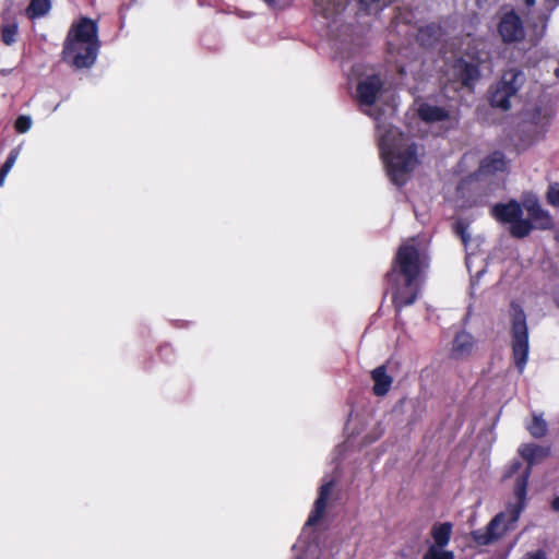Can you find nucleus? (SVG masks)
<instances>
[{"instance_id": "nucleus-1", "label": "nucleus", "mask_w": 559, "mask_h": 559, "mask_svg": "<svg viewBox=\"0 0 559 559\" xmlns=\"http://www.w3.org/2000/svg\"><path fill=\"white\" fill-rule=\"evenodd\" d=\"M379 150L390 180L404 186L419 164L418 145L400 129L390 127L380 138Z\"/></svg>"}, {"instance_id": "nucleus-2", "label": "nucleus", "mask_w": 559, "mask_h": 559, "mask_svg": "<svg viewBox=\"0 0 559 559\" xmlns=\"http://www.w3.org/2000/svg\"><path fill=\"white\" fill-rule=\"evenodd\" d=\"M530 476V468H525L516 478L514 496L518 501L515 503H509L506 511L496 514L484 528L475 530L471 533L472 539L478 546H487L499 540L519 521L525 508Z\"/></svg>"}, {"instance_id": "nucleus-3", "label": "nucleus", "mask_w": 559, "mask_h": 559, "mask_svg": "<svg viewBox=\"0 0 559 559\" xmlns=\"http://www.w3.org/2000/svg\"><path fill=\"white\" fill-rule=\"evenodd\" d=\"M100 47L97 21L81 15L72 23V67L75 69L92 68Z\"/></svg>"}, {"instance_id": "nucleus-4", "label": "nucleus", "mask_w": 559, "mask_h": 559, "mask_svg": "<svg viewBox=\"0 0 559 559\" xmlns=\"http://www.w3.org/2000/svg\"><path fill=\"white\" fill-rule=\"evenodd\" d=\"M423 266L424 261L419 249L407 241L399 247L385 278L392 285H397L400 278H403L409 286L417 283Z\"/></svg>"}, {"instance_id": "nucleus-5", "label": "nucleus", "mask_w": 559, "mask_h": 559, "mask_svg": "<svg viewBox=\"0 0 559 559\" xmlns=\"http://www.w3.org/2000/svg\"><path fill=\"white\" fill-rule=\"evenodd\" d=\"M525 82V74L522 70L510 68L503 71L500 80L489 90V103L493 108L509 110L510 98L515 96Z\"/></svg>"}, {"instance_id": "nucleus-6", "label": "nucleus", "mask_w": 559, "mask_h": 559, "mask_svg": "<svg viewBox=\"0 0 559 559\" xmlns=\"http://www.w3.org/2000/svg\"><path fill=\"white\" fill-rule=\"evenodd\" d=\"M524 206L514 199L507 203H496L491 216L501 224H510L509 233L513 238L523 239L532 233V225L523 218Z\"/></svg>"}, {"instance_id": "nucleus-7", "label": "nucleus", "mask_w": 559, "mask_h": 559, "mask_svg": "<svg viewBox=\"0 0 559 559\" xmlns=\"http://www.w3.org/2000/svg\"><path fill=\"white\" fill-rule=\"evenodd\" d=\"M512 355L514 364L520 372L525 368L528 357V330L526 325V316L523 309L512 304Z\"/></svg>"}, {"instance_id": "nucleus-8", "label": "nucleus", "mask_w": 559, "mask_h": 559, "mask_svg": "<svg viewBox=\"0 0 559 559\" xmlns=\"http://www.w3.org/2000/svg\"><path fill=\"white\" fill-rule=\"evenodd\" d=\"M453 81L463 88L474 91L476 83L481 78L480 60H467L464 57L455 58L451 66Z\"/></svg>"}, {"instance_id": "nucleus-9", "label": "nucleus", "mask_w": 559, "mask_h": 559, "mask_svg": "<svg viewBox=\"0 0 559 559\" xmlns=\"http://www.w3.org/2000/svg\"><path fill=\"white\" fill-rule=\"evenodd\" d=\"M497 33L504 45L522 43L526 37L523 21L514 10H510L500 16Z\"/></svg>"}, {"instance_id": "nucleus-10", "label": "nucleus", "mask_w": 559, "mask_h": 559, "mask_svg": "<svg viewBox=\"0 0 559 559\" xmlns=\"http://www.w3.org/2000/svg\"><path fill=\"white\" fill-rule=\"evenodd\" d=\"M430 534L433 544L428 547L423 559H455L452 550L444 549L451 539L452 524L450 522L436 523L431 527Z\"/></svg>"}, {"instance_id": "nucleus-11", "label": "nucleus", "mask_w": 559, "mask_h": 559, "mask_svg": "<svg viewBox=\"0 0 559 559\" xmlns=\"http://www.w3.org/2000/svg\"><path fill=\"white\" fill-rule=\"evenodd\" d=\"M523 206L528 216L525 219L531 223L532 230H548L554 227V218L549 212L540 205L536 197L525 200Z\"/></svg>"}, {"instance_id": "nucleus-12", "label": "nucleus", "mask_w": 559, "mask_h": 559, "mask_svg": "<svg viewBox=\"0 0 559 559\" xmlns=\"http://www.w3.org/2000/svg\"><path fill=\"white\" fill-rule=\"evenodd\" d=\"M383 88V82L378 74L368 75L356 86L357 99L361 105L372 106Z\"/></svg>"}, {"instance_id": "nucleus-13", "label": "nucleus", "mask_w": 559, "mask_h": 559, "mask_svg": "<svg viewBox=\"0 0 559 559\" xmlns=\"http://www.w3.org/2000/svg\"><path fill=\"white\" fill-rule=\"evenodd\" d=\"M554 117V109L548 105H535L525 112V122L534 126L539 132L544 133L549 127Z\"/></svg>"}, {"instance_id": "nucleus-14", "label": "nucleus", "mask_w": 559, "mask_h": 559, "mask_svg": "<svg viewBox=\"0 0 559 559\" xmlns=\"http://www.w3.org/2000/svg\"><path fill=\"white\" fill-rule=\"evenodd\" d=\"M474 337L466 331H460L455 334L450 350V357L453 359H462L468 357L474 348Z\"/></svg>"}, {"instance_id": "nucleus-15", "label": "nucleus", "mask_w": 559, "mask_h": 559, "mask_svg": "<svg viewBox=\"0 0 559 559\" xmlns=\"http://www.w3.org/2000/svg\"><path fill=\"white\" fill-rule=\"evenodd\" d=\"M519 454L522 456L523 460L526 461V468H530L531 474L533 465L549 456L550 448L538 445L535 443H523L519 448Z\"/></svg>"}, {"instance_id": "nucleus-16", "label": "nucleus", "mask_w": 559, "mask_h": 559, "mask_svg": "<svg viewBox=\"0 0 559 559\" xmlns=\"http://www.w3.org/2000/svg\"><path fill=\"white\" fill-rule=\"evenodd\" d=\"M417 116L425 123H436L449 120L450 111L444 107L420 103L417 108Z\"/></svg>"}, {"instance_id": "nucleus-17", "label": "nucleus", "mask_w": 559, "mask_h": 559, "mask_svg": "<svg viewBox=\"0 0 559 559\" xmlns=\"http://www.w3.org/2000/svg\"><path fill=\"white\" fill-rule=\"evenodd\" d=\"M403 286L399 287L392 296V304L396 311H401L404 307L413 305L418 297L417 284L406 285L403 281Z\"/></svg>"}, {"instance_id": "nucleus-18", "label": "nucleus", "mask_w": 559, "mask_h": 559, "mask_svg": "<svg viewBox=\"0 0 559 559\" xmlns=\"http://www.w3.org/2000/svg\"><path fill=\"white\" fill-rule=\"evenodd\" d=\"M370 376L373 381L372 393L376 396H384L393 383V378L386 372V366H378L371 371Z\"/></svg>"}, {"instance_id": "nucleus-19", "label": "nucleus", "mask_w": 559, "mask_h": 559, "mask_svg": "<svg viewBox=\"0 0 559 559\" xmlns=\"http://www.w3.org/2000/svg\"><path fill=\"white\" fill-rule=\"evenodd\" d=\"M316 12L324 19H332L346 8L344 0H313Z\"/></svg>"}, {"instance_id": "nucleus-20", "label": "nucleus", "mask_w": 559, "mask_h": 559, "mask_svg": "<svg viewBox=\"0 0 559 559\" xmlns=\"http://www.w3.org/2000/svg\"><path fill=\"white\" fill-rule=\"evenodd\" d=\"M442 28L438 23H429L418 29L417 39L421 46H433L441 37Z\"/></svg>"}, {"instance_id": "nucleus-21", "label": "nucleus", "mask_w": 559, "mask_h": 559, "mask_svg": "<svg viewBox=\"0 0 559 559\" xmlns=\"http://www.w3.org/2000/svg\"><path fill=\"white\" fill-rule=\"evenodd\" d=\"M506 166L504 154L500 151H495L480 162L479 169L485 174H495L503 171Z\"/></svg>"}, {"instance_id": "nucleus-22", "label": "nucleus", "mask_w": 559, "mask_h": 559, "mask_svg": "<svg viewBox=\"0 0 559 559\" xmlns=\"http://www.w3.org/2000/svg\"><path fill=\"white\" fill-rule=\"evenodd\" d=\"M526 429L533 438L542 439L548 432V425L542 415L534 414L532 421L526 426Z\"/></svg>"}, {"instance_id": "nucleus-23", "label": "nucleus", "mask_w": 559, "mask_h": 559, "mask_svg": "<svg viewBox=\"0 0 559 559\" xmlns=\"http://www.w3.org/2000/svg\"><path fill=\"white\" fill-rule=\"evenodd\" d=\"M50 7V0H31L26 8V15L31 20H35L47 14Z\"/></svg>"}, {"instance_id": "nucleus-24", "label": "nucleus", "mask_w": 559, "mask_h": 559, "mask_svg": "<svg viewBox=\"0 0 559 559\" xmlns=\"http://www.w3.org/2000/svg\"><path fill=\"white\" fill-rule=\"evenodd\" d=\"M328 500L323 497H318L313 503V508L308 516L306 525L313 526L316 525L324 515L326 509Z\"/></svg>"}, {"instance_id": "nucleus-25", "label": "nucleus", "mask_w": 559, "mask_h": 559, "mask_svg": "<svg viewBox=\"0 0 559 559\" xmlns=\"http://www.w3.org/2000/svg\"><path fill=\"white\" fill-rule=\"evenodd\" d=\"M1 40L7 46H12L16 43L19 26L16 22L2 24L0 26Z\"/></svg>"}, {"instance_id": "nucleus-26", "label": "nucleus", "mask_w": 559, "mask_h": 559, "mask_svg": "<svg viewBox=\"0 0 559 559\" xmlns=\"http://www.w3.org/2000/svg\"><path fill=\"white\" fill-rule=\"evenodd\" d=\"M478 186H479V183L475 176H473V175L467 176L459 182V185L456 187V193L460 198L465 199L467 192L477 190Z\"/></svg>"}, {"instance_id": "nucleus-27", "label": "nucleus", "mask_w": 559, "mask_h": 559, "mask_svg": "<svg viewBox=\"0 0 559 559\" xmlns=\"http://www.w3.org/2000/svg\"><path fill=\"white\" fill-rule=\"evenodd\" d=\"M394 0H359V7L367 14L379 12L390 5Z\"/></svg>"}, {"instance_id": "nucleus-28", "label": "nucleus", "mask_w": 559, "mask_h": 559, "mask_svg": "<svg viewBox=\"0 0 559 559\" xmlns=\"http://www.w3.org/2000/svg\"><path fill=\"white\" fill-rule=\"evenodd\" d=\"M547 203L554 207L559 209V183L552 182L548 186L546 192Z\"/></svg>"}, {"instance_id": "nucleus-29", "label": "nucleus", "mask_w": 559, "mask_h": 559, "mask_svg": "<svg viewBox=\"0 0 559 559\" xmlns=\"http://www.w3.org/2000/svg\"><path fill=\"white\" fill-rule=\"evenodd\" d=\"M32 127V119L28 116H19L14 122V128L19 133L27 132Z\"/></svg>"}, {"instance_id": "nucleus-30", "label": "nucleus", "mask_w": 559, "mask_h": 559, "mask_svg": "<svg viewBox=\"0 0 559 559\" xmlns=\"http://www.w3.org/2000/svg\"><path fill=\"white\" fill-rule=\"evenodd\" d=\"M454 233L461 238L464 245H466L469 241L467 226L463 222L459 221L454 224Z\"/></svg>"}, {"instance_id": "nucleus-31", "label": "nucleus", "mask_w": 559, "mask_h": 559, "mask_svg": "<svg viewBox=\"0 0 559 559\" xmlns=\"http://www.w3.org/2000/svg\"><path fill=\"white\" fill-rule=\"evenodd\" d=\"M157 354L162 360L168 361L174 354V349L169 344H163L158 346Z\"/></svg>"}, {"instance_id": "nucleus-32", "label": "nucleus", "mask_w": 559, "mask_h": 559, "mask_svg": "<svg viewBox=\"0 0 559 559\" xmlns=\"http://www.w3.org/2000/svg\"><path fill=\"white\" fill-rule=\"evenodd\" d=\"M270 9L273 10H283L288 3L286 0H262Z\"/></svg>"}, {"instance_id": "nucleus-33", "label": "nucleus", "mask_w": 559, "mask_h": 559, "mask_svg": "<svg viewBox=\"0 0 559 559\" xmlns=\"http://www.w3.org/2000/svg\"><path fill=\"white\" fill-rule=\"evenodd\" d=\"M17 155L19 152L16 150H12L1 167L10 171L17 158Z\"/></svg>"}, {"instance_id": "nucleus-34", "label": "nucleus", "mask_w": 559, "mask_h": 559, "mask_svg": "<svg viewBox=\"0 0 559 559\" xmlns=\"http://www.w3.org/2000/svg\"><path fill=\"white\" fill-rule=\"evenodd\" d=\"M521 467H522V463L520 461L512 462L510 464V466L508 467L504 476L512 477L515 473H518L520 471Z\"/></svg>"}, {"instance_id": "nucleus-35", "label": "nucleus", "mask_w": 559, "mask_h": 559, "mask_svg": "<svg viewBox=\"0 0 559 559\" xmlns=\"http://www.w3.org/2000/svg\"><path fill=\"white\" fill-rule=\"evenodd\" d=\"M332 486L333 484L332 483H326L324 485H322L319 489V496L318 497H323L324 499H329V496L331 493V490H332Z\"/></svg>"}, {"instance_id": "nucleus-36", "label": "nucleus", "mask_w": 559, "mask_h": 559, "mask_svg": "<svg viewBox=\"0 0 559 559\" xmlns=\"http://www.w3.org/2000/svg\"><path fill=\"white\" fill-rule=\"evenodd\" d=\"M522 559H547L544 550L539 549L536 551L527 552Z\"/></svg>"}, {"instance_id": "nucleus-37", "label": "nucleus", "mask_w": 559, "mask_h": 559, "mask_svg": "<svg viewBox=\"0 0 559 559\" xmlns=\"http://www.w3.org/2000/svg\"><path fill=\"white\" fill-rule=\"evenodd\" d=\"M69 53H70V31L68 32V34L66 35L64 40H63V49H62L63 59H66Z\"/></svg>"}, {"instance_id": "nucleus-38", "label": "nucleus", "mask_w": 559, "mask_h": 559, "mask_svg": "<svg viewBox=\"0 0 559 559\" xmlns=\"http://www.w3.org/2000/svg\"><path fill=\"white\" fill-rule=\"evenodd\" d=\"M551 509L555 512H559V496L555 497L551 501Z\"/></svg>"}, {"instance_id": "nucleus-39", "label": "nucleus", "mask_w": 559, "mask_h": 559, "mask_svg": "<svg viewBox=\"0 0 559 559\" xmlns=\"http://www.w3.org/2000/svg\"><path fill=\"white\" fill-rule=\"evenodd\" d=\"M8 174H9V171L7 169H4L3 167L0 168V186L3 185L4 179Z\"/></svg>"}, {"instance_id": "nucleus-40", "label": "nucleus", "mask_w": 559, "mask_h": 559, "mask_svg": "<svg viewBox=\"0 0 559 559\" xmlns=\"http://www.w3.org/2000/svg\"><path fill=\"white\" fill-rule=\"evenodd\" d=\"M8 174H9V171L7 169H4L3 167L0 168V186L3 185L4 179Z\"/></svg>"}, {"instance_id": "nucleus-41", "label": "nucleus", "mask_w": 559, "mask_h": 559, "mask_svg": "<svg viewBox=\"0 0 559 559\" xmlns=\"http://www.w3.org/2000/svg\"><path fill=\"white\" fill-rule=\"evenodd\" d=\"M467 205H468L469 207H472V206L477 205V202H476V200H472V201L467 200Z\"/></svg>"}, {"instance_id": "nucleus-42", "label": "nucleus", "mask_w": 559, "mask_h": 559, "mask_svg": "<svg viewBox=\"0 0 559 559\" xmlns=\"http://www.w3.org/2000/svg\"><path fill=\"white\" fill-rule=\"evenodd\" d=\"M525 3L528 4V5L534 4L535 0H525Z\"/></svg>"}, {"instance_id": "nucleus-43", "label": "nucleus", "mask_w": 559, "mask_h": 559, "mask_svg": "<svg viewBox=\"0 0 559 559\" xmlns=\"http://www.w3.org/2000/svg\"><path fill=\"white\" fill-rule=\"evenodd\" d=\"M344 1L347 3L348 0H344Z\"/></svg>"}]
</instances>
